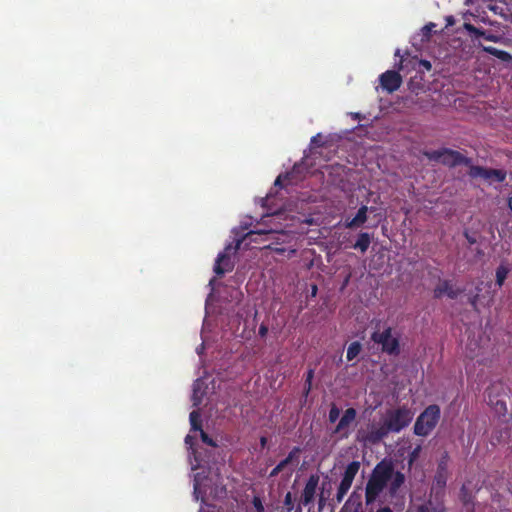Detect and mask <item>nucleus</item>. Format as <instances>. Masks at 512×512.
I'll list each match as a JSON object with an SVG mask.
<instances>
[{
	"label": "nucleus",
	"instance_id": "obj_1",
	"mask_svg": "<svg viewBox=\"0 0 512 512\" xmlns=\"http://www.w3.org/2000/svg\"><path fill=\"white\" fill-rule=\"evenodd\" d=\"M413 412L407 406H400L386 411L382 423L378 426L371 424L369 429L360 428L357 431V440L368 444H378L389 433H399L406 428L413 419Z\"/></svg>",
	"mask_w": 512,
	"mask_h": 512
},
{
	"label": "nucleus",
	"instance_id": "obj_2",
	"mask_svg": "<svg viewBox=\"0 0 512 512\" xmlns=\"http://www.w3.org/2000/svg\"><path fill=\"white\" fill-rule=\"evenodd\" d=\"M423 155L429 161L441 163L448 168L463 165L470 170L471 166H474L472 158L466 157L461 152L450 148L443 147L437 150L423 151Z\"/></svg>",
	"mask_w": 512,
	"mask_h": 512
},
{
	"label": "nucleus",
	"instance_id": "obj_3",
	"mask_svg": "<svg viewBox=\"0 0 512 512\" xmlns=\"http://www.w3.org/2000/svg\"><path fill=\"white\" fill-rule=\"evenodd\" d=\"M441 416L440 407L431 404L424 409L417 417L414 424V434L417 436H428L437 426Z\"/></svg>",
	"mask_w": 512,
	"mask_h": 512
},
{
	"label": "nucleus",
	"instance_id": "obj_4",
	"mask_svg": "<svg viewBox=\"0 0 512 512\" xmlns=\"http://www.w3.org/2000/svg\"><path fill=\"white\" fill-rule=\"evenodd\" d=\"M392 331L391 327H386L382 332L374 331L371 334V340L381 345L383 353L397 356L400 354V342L397 337L392 336Z\"/></svg>",
	"mask_w": 512,
	"mask_h": 512
},
{
	"label": "nucleus",
	"instance_id": "obj_5",
	"mask_svg": "<svg viewBox=\"0 0 512 512\" xmlns=\"http://www.w3.org/2000/svg\"><path fill=\"white\" fill-rule=\"evenodd\" d=\"M471 178H483L489 183H502L506 180L507 172L504 169L486 168L478 165L471 166L468 171Z\"/></svg>",
	"mask_w": 512,
	"mask_h": 512
},
{
	"label": "nucleus",
	"instance_id": "obj_6",
	"mask_svg": "<svg viewBox=\"0 0 512 512\" xmlns=\"http://www.w3.org/2000/svg\"><path fill=\"white\" fill-rule=\"evenodd\" d=\"M357 417L356 409L350 407L347 408L342 417L340 418L338 424L336 425L333 433L340 434L341 439H346L350 435V426L355 422Z\"/></svg>",
	"mask_w": 512,
	"mask_h": 512
},
{
	"label": "nucleus",
	"instance_id": "obj_7",
	"mask_svg": "<svg viewBox=\"0 0 512 512\" xmlns=\"http://www.w3.org/2000/svg\"><path fill=\"white\" fill-rule=\"evenodd\" d=\"M394 474V465L391 461L383 459L373 469L370 478L387 486Z\"/></svg>",
	"mask_w": 512,
	"mask_h": 512
},
{
	"label": "nucleus",
	"instance_id": "obj_8",
	"mask_svg": "<svg viewBox=\"0 0 512 512\" xmlns=\"http://www.w3.org/2000/svg\"><path fill=\"white\" fill-rule=\"evenodd\" d=\"M379 82L384 91L393 93L400 88L402 77L395 70H387L379 76Z\"/></svg>",
	"mask_w": 512,
	"mask_h": 512
},
{
	"label": "nucleus",
	"instance_id": "obj_9",
	"mask_svg": "<svg viewBox=\"0 0 512 512\" xmlns=\"http://www.w3.org/2000/svg\"><path fill=\"white\" fill-rule=\"evenodd\" d=\"M464 292L463 288H455L452 281L442 280L434 288V298H441L443 295H447L450 299H456L460 294Z\"/></svg>",
	"mask_w": 512,
	"mask_h": 512
},
{
	"label": "nucleus",
	"instance_id": "obj_10",
	"mask_svg": "<svg viewBox=\"0 0 512 512\" xmlns=\"http://www.w3.org/2000/svg\"><path fill=\"white\" fill-rule=\"evenodd\" d=\"M230 249H231V246H227L225 248V251L219 253L217 256V259H216L215 265H214V272L218 276H222L226 272L232 271L234 268V264L231 261L229 254L227 253V251Z\"/></svg>",
	"mask_w": 512,
	"mask_h": 512
},
{
	"label": "nucleus",
	"instance_id": "obj_11",
	"mask_svg": "<svg viewBox=\"0 0 512 512\" xmlns=\"http://www.w3.org/2000/svg\"><path fill=\"white\" fill-rule=\"evenodd\" d=\"M386 485L377 482L371 478H369L366 487H365V504L369 506L373 504L379 495L383 492Z\"/></svg>",
	"mask_w": 512,
	"mask_h": 512
},
{
	"label": "nucleus",
	"instance_id": "obj_12",
	"mask_svg": "<svg viewBox=\"0 0 512 512\" xmlns=\"http://www.w3.org/2000/svg\"><path fill=\"white\" fill-rule=\"evenodd\" d=\"M319 479L320 478L317 474H312L309 476L301 496V503L303 505L306 506L313 501Z\"/></svg>",
	"mask_w": 512,
	"mask_h": 512
},
{
	"label": "nucleus",
	"instance_id": "obj_13",
	"mask_svg": "<svg viewBox=\"0 0 512 512\" xmlns=\"http://www.w3.org/2000/svg\"><path fill=\"white\" fill-rule=\"evenodd\" d=\"M368 207L363 205L361 206L355 217L353 218H346L344 221V226L347 229H353L362 226L368 219L367 217Z\"/></svg>",
	"mask_w": 512,
	"mask_h": 512
},
{
	"label": "nucleus",
	"instance_id": "obj_14",
	"mask_svg": "<svg viewBox=\"0 0 512 512\" xmlns=\"http://www.w3.org/2000/svg\"><path fill=\"white\" fill-rule=\"evenodd\" d=\"M448 479L447 464L445 461H440L437 466L436 474L434 476V485L438 489H444Z\"/></svg>",
	"mask_w": 512,
	"mask_h": 512
},
{
	"label": "nucleus",
	"instance_id": "obj_15",
	"mask_svg": "<svg viewBox=\"0 0 512 512\" xmlns=\"http://www.w3.org/2000/svg\"><path fill=\"white\" fill-rule=\"evenodd\" d=\"M372 241V236L368 232H360L357 236L356 242L352 245V248L359 250L361 253H365Z\"/></svg>",
	"mask_w": 512,
	"mask_h": 512
},
{
	"label": "nucleus",
	"instance_id": "obj_16",
	"mask_svg": "<svg viewBox=\"0 0 512 512\" xmlns=\"http://www.w3.org/2000/svg\"><path fill=\"white\" fill-rule=\"evenodd\" d=\"M359 469H360L359 461L350 462L347 465V467L345 468V471H344L341 481L352 485L353 480H354L356 474L358 473Z\"/></svg>",
	"mask_w": 512,
	"mask_h": 512
},
{
	"label": "nucleus",
	"instance_id": "obj_17",
	"mask_svg": "<svg viewBox=\"0 0 512 512\" xmlns=\"http://www.w3.org/2000/svg\"><path fill=\"white\" fill-rule=\"evenodd\" d=\"M296 167L293 168L291 172H287L286 174L279 175L274 185L280 188H285L287 185L294 183V174H295Z\"/></svg>",
	"mask_w": 512,
	"mask_h": 512
},
{
	"label": "nucleus",
	"instance_id": "obj_18",
	"mask_svg": "<svg viewBox=\"0 0 512 512\" xmlns=\"http://www.w3.org/2000/svg\"><path fill=\"white\" fill-rule=\"evenodd\" d=\"M510 272V268L507 264L501 263L497 269H496V285L498 287H502L504 285V282Z\"/></svg>",
	"mask_w": 512,
	"mask_h": 512
},
{
	"label": "nucleus",
	"instance_id": "obj_19",
	"mask_svg": "<svg viewBox=\"0 0 512 512\" xmlns=\"http://www.w3.org/2000/svg\"><path fill=\"white\" fill-rule=\"evenodd\" d=\"M405 481L404 474L400 471L395 472L391 478L390 493L394 494L403 485Z\"/></svg>",
	"mask_w": 512,
	"mask_h": 512
},
{
	"label": "nucleus",
	"instance_id": "obj_20",
	"mask_svg": "<svg viewBox=\"0 0 512 512\" xmlns=\"http://www.w3.org/2000/svg\"><path fill=\"white\" fill-rule=\"evenodd\" d=\"M483 49L485 52L497 57L498 59H500L502 61H508L509 59H511V55L507 51L500 50V49H497L492 46H487V47H484Z\"/></svg>",
	"mask_w": 512,
	"mask_h": 512
},
{
	"label": "nucleus",
	"instance_id": "obj_21",
	"mask_svg": "<svg viewBox=\"0 0 512 512\" xmlns=\"http://www.w3.org/2000/svg\"><path fill=\"white\" fill-rule=\"evenodd\" d=\"M361 350H362V345L360 342L354 341V342L350 343V345L347 348V353H346L347 360L352 361L353 359H355L359 355Z\"/></svg>",
	"mask_w": 512,
	"mask_h": 512
},
{
	"label": "nucleus",
	"instance_id": "obj_22",
	"mask_svg": "<svg viewBox=\"0 0 512 512\" xmlns=\"http://www.w3.org/2000/svg\"><path fill=\"white\" fill-rule=\"evenodd\" d=\"M492 388L493 387L488 389V404L493 406L497 412H505L507 409L506 402L501 399L494 400L491 396Z\"/></svg>",
	"mask_w": 512,
	"mask_h": 512
},
{
	"label": "nucleus",
	"instance_id": "obj_23",
	"mask_svg": "<svg viewBox=\"0 0 512 512\" xmlns=\"http://www.w3.org/2000/svg\"><path fill=\"white\" fill-rule=\"evenodd\" d=\"M191 429L194 431L202 430L201 416L199 411L193 410L189 415Z\"/></svg>",
	"mask_w": 512,
	"mask_h": 512
},
{
	"label": "nucleus",
	"instance_id": "obj_24",
	"mask_svg": "<svg viewBox=\"0 0 512 512\" xmlns=\"http://www.w3.org/2000/svg\"><path fill=\"white\" fill-rule=\"evenodd\" d=\"M301 453V449L299 447H294L288 454V456L279 462L281 467L285 469L289 464H291L294 460H296L299 457V454Z\"/></svg>",
	"mask_w": 512,
	"mask_h": 512
},
{
	"label": "nucleus",
	"instance_id": "obj_25",
	"mask_svg": "<svg viewBox=\"0 0 512 512\" xmlns=\"http://www.w3.org/2000/svg\"><path fill=\"white\" fill-rule=\"evenodd\" d=\"M351 486V484H347L343 481L340 482L336 493V500L338 503H340L343 500L344 496L347 494Z\"/></svg>",
	"mask_w": 512,
	"mask_h": 512
},
{
	"label": "nucleus",
	"instance_id": "obj_26",
	"mask_svg": "<svg viewBox=\"0 0 512 512\" xmlns=\"http://www.w3.org/2000/svg\"><path fill=\"white\" fill-rule=\"evenodd\" d=\"M480 347L477 342H470L466 347V357L474 359L479 355Z\"/></svg>",
	"mask_w": 512,
	"mask_h": 512
},
{
	"label": "nucleus",
	"instance_id": "obj_27",
	"mask_svg": "<svg viewBox=\"0 0 512 512\" xmlns=\"http://www.w3.org/2000/svg\"><path fill=\"white\" fill-rule=\"evenodd\" d=\"M464 29L469 32L471 35H474L476 38L485 36V31L481 28L475 27L471 23H464Z\"/></svg>",
	"mask_w": 512,
	"mask_h": 512
},
{
	"label": "nucleus",
	"instance_id": "obj_28",
	"mask_svg": "<svg viewBox=\"0 0 512 512\" xmlns=\"http://www.w3.org/2000/svg\"><path fill=\"white\" fill-rule=\"evenodd\" d=\"M279 231L280 230H278L277 228H273V227H270V228H260V227H257L255 230L250 231L248 233V235L252 236L254 234H258V235L272 234V233H277Z\"/></svg>",
	"mask_w": 512,
	"mask_h": 512
},
{
	"label": "nucleus",
	"instance_id": "obj_29",
	"mask_svg": "<svg viewBox=\"0 0 512 512\" xmlns=\"http://www.w3.org/2000/svg\"><path fill=\"white\" fill-rule=\"evenodd\" d=\"M284 506L287 510V512L295 511L294 502H293V495L291 492H287L284 497Z\"/></svg>",
	"mask_w": 512,
	"mask_h": 512
},
{
	"label": "nucleus",
	"instance_id": "obj_30",
	"mask_svg": "<svg viewBox=\"0 0 512 512\" xmlns=\"http://www.w3.org/2000/svg\"><path fill=\"white\" fill-rule=\"evenodd\" d=\"M340 416V409L333 404L329 410L328 419L331 423H334L338 420Z\"/></svg>",
	"mask_w": 512,
	"mask_h": 512
},
{
	"label": "nucleus",
	"instance_id": "obj_31",
	"mask_svg": "<svg viewBox=\"0 0 512 512\" xmlns=\"http://www.w3.org/2000/svg\"><path fill=\"white\" fill-rule=\"evenodd\" d=\"M200 380H196V382L194 383L193 385V395H192V400H193V405L194 406H198L201 401H202V398L201 396L198 395V384H199Z\"/></svg>",
	"mask_w": 512,
	"mask_h": 512
},
{
	"label": "nucleus",
	"instance_id": "obj_32",
	"mask_svg": "<svg viewBox=\"0 0 512 512\" xmlns=\"http://www.w3.org/2000/svg\"><path fill=\"white\" fill-rule=\"evenodd\" d=\"M200 436H201V440L211 446V447H217V443L205 432L202 430H200Z\"/></svg>",
	"mask_w": 512,
	"mask_h": 512
},
{
	"label": "nucleus",
	"instance_id": "obj_33",
	"mask_svg": "<svg viewBox=\"0 0 512 512\" xmlns=\"http://www.w3.org/2000/svg\"><path fill=\"white\" fill-rule=\"evenodd\" d=\"M476 293L469 296L468 298V302L469 304L473 307V309H477V306H478V301H479V292L481 291V288L480 287H477L476 288Z\"/></svg>",
	"mask_w": 512,
	"mask_h": 512
},
{
	"label": "nucleus",
	"instance_id": "obj_34",
	"mask_svg": "<svg viewBox=\"0 0 512 512\" xmlns=\"http://www.w3.org/2000/svg\"><path fill=\"white\" fill-rule=\"evenodd\" d=\"M313 376H314V371L312 369H310L307 372L306 379H305L306 394H308L310 392V390H311V384H312Z\"/></svg>",
	"mask_w": 512,
	"mask_h": 512
},
{
	"label": "nucleus",
	"instance_id": "obj_35",
	"mask_svg": "<svg viewBox=\"0 0 512 512\" xmlns=\"http://www.w3.org/2000/svg\"><path fill=\"white\" fill-rule=\"evenodd\" d=\"M284 469L281 467V465L278 463L270 472L269 477L274 478L276 477L281 471Z\"/></svg>",
	"mask_w": 512,
	"mask_h": 512
},
{
	"label": "nucleus",
	"instance_id": "obj_36",
	"mask_svg": "<svg viewBox=\"0 0 512 512\" xmlns=\"http://www.w3.org/2000/svg\"><path fill=\"white\" fill-rule=\"evenodd\" d=\"M275 215H277V213L263 215L261 218V223H259L258 225L266 226L268 224V222L271 220V218Z\"/></svg>",
	"mask_w": 512,
	"mask_h": 512
},
{
	"label": "nucleus",
	"instance_id": "obj_37",
	"mask_svg": "<svg viewBox=\"0 0 512 512\" xmlns=\"http://www.w3.org/2000/svg\"><path fill=\"white\" fill-rule=\"evenodd\" d=\"M254 507L256 508L257 512H264V507L262 505V502L259 498H254L253 500Z\"/></svg>",
	"mask_w": 512,
	"mask_h": 512
},
{
	"label": "nucleus",
	"instance_id": "obj_38",
	"mask_svg": "<svg viewBox=\"0 0 512 512\" xmlns=\"http://www.w3.org/2000/svg\"><path fill=\"white\" fill-rule=\"evenodd\" d=\"M267 333H268V326L266 324L262 323L259 327L258 334L260 337L264 338V337H266Z\"/></svg>",
	"mask_w": 512,
	"mask_h": 512
},
{
	"label": "nucleus",
	"instance_id": "obj_39",
	"mask_svg": "<svg viewBox=\"0 0 512 512\" xmlns=\"http://www.w3.org/2000/svg\"><path fill=\"white\" fill-rule=\"evenodd\" d=\"M420 451H421V447L420 446H417L416 448H414L413 451L410 454V461L415 460L418 457Z\"/></svg>",
	"mask_w": 512,
	"mask_h": 512
},
{
	"label": "nucleus",
	"instance_id": "obj_40",
	"mask_svg": "<svg viewBox=\"0 0 512 512\" xmlns=\"http://www.w3.org/2000/svg\"><path fill=\"white\" fill-rule=\"evenodd\" d=\"M414 512H431V510L427 505L421 504L415 509Z\"/></svg>",
	"mask_w": 512,
	"mask_h": 512
},
{
	"label": "nucleus",
	"instance_id": "obj_41",
	"mask_svg": "<svg viewBox=\"0 0 512 512\" xmlns=\"http://www.w3.org/2000/svg\"><path fill=\"white\" fill-rule=\"evenodd\" d=\"M185 443H186V445H188L190 448H192V447H193V445H194V438H193L191 435H187V436L185 437Z\"/></svg>",
	"mask_w": 512,
	"mask_h": 512
},
{
	"label": "nucleus",
	"instance_id": "obj_42",
	"mask_svg": "<svg viewBox=\"0 0 512 512\" xmlns=\"http://www.w3.org/2000/svg\"><path fill=\"white\" fill-rule=\"evenodd\" d=\"M484 39H486L487 41H491V42H496L497 41V36L493 35V34H487L485 32V36H483Z\"/></svg>",
	"mask_w": 512,
	"mask_h": 512
},
{
	"label": "nucleus",
	"instance_id": "obj_43",
	"mask_svg": "<svg viewBox=\"0 0 512 512\" xmlns=\"http://www.w3.org/2000/svg\"><path fill=\"white\" fill-rule=\"evenodd\" d=\"M317 292H318V287L316 284H312L311 285V290H310V296L311 297H315L317 295Z\"/></svg>",
	"mask_w": 512,
	"mask_h": 512
},
{
	"label": "nucleus",
	"instance_id": "obj_44",
	"mask_svg": "<svg viewBox=\"0 0 512 512\" xmlns=\"http://www.w3.org/2000/svg\"><path fill=\"white\" fill-rule=\"evenodd\" d=\"M269 248L272 249L277 254H284L286 252L285 248L270 247V246H269Z\"/></svg>",
	"mask_w": 512,
	"mask_h": 512
},
{
	"label": "nucleus",
	"instance_id": "obj_45",
	"mask_svg": "<svg viewBox=\"0 0 512 512\" xmlns=\"http://www.w3.org/2000/svg\"><path fill=\"white\" fill-rule=\"evenodd\" d=\"M376 512H393L389 506L381 507Z\"/></svg>",
	"mask_w": 512,
	"mask_h": 512
},
{
	"label": "nucleus",
	"instance_id": "obj_46",
	"mask_svg": "<svg viewBox=\"0 0 512 512\" xmlns=\"http://www.w3.org/2000/svg\"><path fill=\"white\" fill-rule=\"evenodd\" d=\"M466 238H467V240H468V242H469L470 244H474V243L476 242V240H475L473 237H470V236H468L467 234H466Z\"/></svg>",
	"mask_w": 512,
	"mask_h": 512
},
{
	"label": "nucleus",
	"instance_id": "obj_47",
	"mask_svg": "<svg viewBox=\"0 0 512 512\" xmlns=\"http://www.w3.org/2000/svg\"><path fill=\"white\" fill-rule=\"evenodd\" d=\"M508 207H509V210L512 213V196L508 198Z\"/></svg>",
	"mask_w": 512,
	"mask_h": 512
},
{
	"label": "nucleus",
	"instance_id": "obj_48",
	"mask_svg": "<svg viewBox=\"0 0 512 512\" xmlns=\"http://www.w3.org/2000/svg\"><path fill=\"white\" fill-rule=\"evenodd\" d=\"M198 492V483L194 484V494L197 495ZM196 499H198V496H196Z\"/></svg>",
	"mask_w": 512,
	"mask_h": 512
},
{
	"label": "nucleus",
	"instance_id": "obj_49",
	"mask_svg": "<svg viewBox=\"0 0 512 512\" xmlns=\"http://www.w3.org/2000/svg\"><path fill=\"white\" fill-rule=\"evenodd\" d=\"M294 512H302V508L300 505H298L296 508H295V511Z\"/></svg>",
	"mask_w": 512,
	"mask_h": 512
},
{
	"label": "nucleus",
	"instance_id": "obj_50",
	"mask_svg": "<svg viewBox=\"0 0 512 512\" xmlns=\"http://www.w3.org/2000/svg\"><path fill=\"white\" fill-rule=\"evenodd\" d=\"M265 443H266V438H265V437H262V438H261V444H262V445H265Z\"/></svg>",
	"mask_w": 512,
	"mask_h": 512
},
{
	"label": "nucleus",
	"instance_id": "obj_51",
	"mask_svg": "<svg viewBox=\"0 0 512 512\" xmlns=\"http://www.w3.org/2000/svg\"><path fill=\"white\" fill-rule=\"evenodd\" d=\"M424 65H425V67H427V68H430V66H431V65H430V63H429L428 61H425V62H424Z\"/></svg>",
	"mask_w": 512,
	"mask_h": 512
},
{
	"label": "nucleus",
	"instance_id": "obj_52",
	"mask_svg": "<svg viewBox=\"0 0 512 512\" xmlns=\"http://www.w3.org/2000/svg\"><path fill=\"white\" fill-rule=\"evenodd\" d=\"M240 246V241L237 242L236 249H238Z\"/></svg>",
	"mask_w": 512,
	"mask_h": 512
},
{
	"label": "nucleus",
	"instance_id": "obj_53",
	"mask_svg": "<svg viewBox=\"0 0 512 512\" xmlns=\"http://www.w3.org/2000/svg\"><path fill=\"white\" fill-rule=\"evenodd\" d=\"M354 512H362V511L355 510Z\"/></svg>",
	"mask_w": 512,
	"mask_h": 512
},
{
	"label": "nucleus",
	"instance_id": "obj_54",
	"mask_svg": "<svg viewBox=\"0 0 512 512\" xmlns=\"http://www.w3.org/2000/svg\"><path fill=\"white\" fill-rule=\"evenodd\" d=\"M199 512H203V510H202V509H200V510H199Z\"/></svg>",
	"mask_w": 512,
	"mask_h": 512
}]
</instances>
